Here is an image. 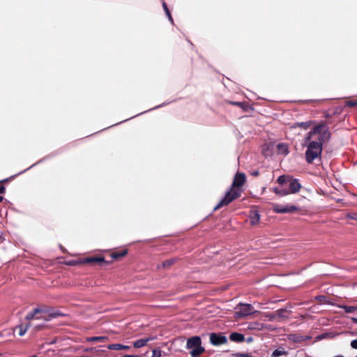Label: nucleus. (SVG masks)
Instances as JSON below:
<instances>
[{
	"label": "nucleus",
	"instance_id": "obj_35",
	"mask_svg": "<svg viewBox=\"0 0 357 357\" xmlns=\"http://www.w3.org/2000/svg\"><path fill=\"white\" fill-rule=\"evenodd\" d=\"M356 357H357V356H356Z\"/></svg>",
	"mask_w": 357,
	"mask_h": 357
},
{
	"label": "nucleus",
	"instance_id": "obj_34",
	"mask_svg": "<svg viewBox=\"0 0 357 357\" xmlns=\"http://www.w3.org/2000/svg\"><path fill=\"white\" fill-rule=\"evenodd\" d=\"M3 200V197L0 196V202Z\"/></svg>",
	"mask_w": 357,
	"mask_h": 357
},
{
	"label": "nucleus",
	"instance_id": "obj_12",
	"mask_svg": "<svg viewBox=\"0 0 357 357\" xmlns=\"http://www.w3.org/2000/svg\"><path fill=\"white\" fill-rule=\"evenodd\" d=\"M105 259L102 257H89L86 258L84 260L81 261V263H91V262H104Z\"/></svg>",
	"mask_w": 357,
	"mask_h": 357
},
{
	"label": "nucleus",
	"instance_id": "obj_26",
	"mask_svg": "<svg viewBox=\"0 0 357 357\" xmlns=\"http://www.w3.org/2000/svg\"><path fill=\"white\" fill-rule=\"evenodd\" d=\"M162 6H163V8H164V9H165V12H166V13H167V16H168V17H169V20H172V17H171V15H170L169 11V10H168V8H167V7L166 3H163Z\"/></svg>",
	"mask_w": 357,
	"mask_h": 357
},
{
	"label": "nucleus",
	"instance_id": "obj_18",
	"mask_svg": "<svg viewBox=\"0 0 357 357\" xmlns=\"http://www.w3.org/2000/svg\"><path fill=\"white\" fill-rule=\"evenodd\" d=\"M287 352L283 349H275L272 354L273 357H278L282 355H285Z\"/></svg>",
	"mask_w": 357,
	"mask_h": 357
},
{
	"label": "nucleus",
	"instance_id": "obj_10",
	"mask_svg": "<svg viewBox=\"0 0 357 357\" xmlns=\"http://www.w3.org/2000/svg\"><path fill=\"white\" fill-rule=\"evenodd\" d=\"M211 342L214 345H220L226 343L227 338L224 336L218 335L212 333L210 335Z\"/></svg>",
	"mask_w": 357,
	"mask_h": 357
},
{
	"label": "nucleus",
	"instance_id": "obj_13",
	"mask_svg": "<svg viewBox=\"0 0 357 357\" xmlns=\"http://www.w3.org/2000/svg\"><path fill=\"white\" fill-rule=\"evenodd\" d=\"M151 339V338H145V339H139V340H137V341H135L134 343H133V346L135 347V348H140V347H142L144 346H145L147 342L149 341H150Z\"/></svg>",
	"mask_w": 357,
	"mask_h": 357
},
{
	"label": "nucleus",
	"instance_id": "obj_24",
	"mask_svg": "<svg viewBox=\"0 0 357 357\" xmlns=\"http://www.w3.org/2000/svg\"><path fill=\"white\" fill-rule=\"evenodd\" d=\"M265 317L271 321H277L275 313L266 314Z\"/></svg>",
	"mask_w": 357,
	"mask_h": 357
},
{
	"label": "nucleus",
	"instance_id": "obj_28",
	"mask_svg": "<svg viewBox=\"0 0 357 357\" xmlns=\"http://www.w3.org/2000/svg\"><path fill=\"white\" fill-rule=\"evenodd\" d=\"M348 105L350 106L357 105V101H350L348 102Z\"/></svg>",
	"mask_w": 357,
	"mask_h": 357
},
{
	"label": "nucleus",
	"instance_id": "obj_27",
	"mask_svg": "<svg viewBox=\"0 0 357 357\" xmlns=\"http://www.w3.org/2000/svg\"><path fill=\"white\" fill-rule=\"evenodd\" d=\"M351 346L353 349H357V339L351 341Z\"/></svg>",
	"mask_w": 357,
	"mask_h": 357
},
{
	"label": "nucleus",
	"instance_id": "obj_20",
	"mask_svg": "<svg viewBox=\"0 0 357 357\" xmlns=\"http://www.w3.org/2000/svg\"><path fill=\"white\" fill-rule=\"evenodd\" d=\"M126 254H127V251L126 250H123V251L120 252L112 253L111 255V257L113 259H117L119 257H124Z\"/></svg>",
	"mask_w": 357,
	"mask_h": 357
},
{
	"label": "nucleus",
	"instance_id": "obj_25",
	"mask_svg": "<svg viewBox=\"0 0 357 357\" xmlns=\"http://www.w3.org/2000/svg\"><path fill=\"white\" fill-rule=\"evenodd\" d=\"M19 335L22 336L25 334L27 330V327L23 328L22 326H19Z\"/></svg>",
	"mask_w": 357,
	"mask_h": 357
},
{
	"label": "nucleus",
	"instance_id": "obj_22",
	"mask_svg": "<svg viewBox=\"0 0 357 357\" xmlns=\"http://www.w3.org/2000/svg\"><path fill=\"white\" fill-rule=\"evenodd\" d=\"M106 339L105 337H92L87 338V341L93 342V341H103Z\"/></svg>",
	"mask_w": 357,
	"mask_h": 357
},
{
	"label": "nucleus",
	"instance_id": "obj_7",
	"mask_svg": "<svg viewBox=\"0 0 357 357\" xmlns=\"http://www.w3.org/2000/svg\"><path fill=\"white\" fill-rule=\"evenodd\" d=\"M235 317L241 318L255 312L253 307L250 304H240L236 308Z\"/></svg>",
	"mask_w": 357,
	"mask_h": 357
},
{
	"label": "nucleus",
	"instance_id": "obj_33",
	"mask_svg": "<svg viewBox=\"0 0 357 357\" xmlns=\"http://www.w3.org/2000/svg\"><path fill=\"white\" fill-rule=\"evenodd\" d=\"M354 219L357 220V214L352 217Z\"/></svg>",
	"mask_w": 357,
	"mask_h": 357
},
{
	"label": "nucleus",
	"instance_id": "obj_16",
	"mask_svg": "<svg viewBox=\"0 0 357 357\" xmlns=\"http://www.w3.org/2000/svg\"><path fill=\"white\" fill-rule=\"evenodd\" d=\"M107 348L109 349H114V350H120V349H128L129 347L126 345H123L120 344H109Z\"/></svg>",
	"mask_w": 357,
	"mask_h": 357
},
{
	"label": "nucleus",
	"instance_id": "obj_21",
	"mask_svg": "<svg viewBox=\"0 0 357 357\" xmlns=\"http://www.w3.org/2000/svg\"><path fill=\"white\" fill-rule=\"evenodd\" d=\"M347 313H352L357 310V307L354 306H343L342 307Z\"/></svg>",
	"mask_w": 357,
	"mask_h": 357
},
{
	"label": "nucleus",
	"instance_id": "obj_1",
	"mask_svg": "<svg viewBox=\"0 0 357 357\" xmlns=\"http://www.w3.org/2000/svg\"><path fill=\"white\" fill-rule=\"evenodd\" d=\"M329 137L327 129L324 125L316 126L310 131L305 138V145L307 147L305 153L307 162H312L319 157L323 142Z\"/></svg>",
	"mask_w": 357,
	"mask_h": 357
},
{
	"label": "nucleus",
	"instance_id": "obj_4",
	"mask_svg": "<svg viewBox=\"0 0 357 357\" xmlns=\"http://www.w3.org/2000/svg\"><path fill=\"white\" fill-rule=\"evenodd\" d=\"M54 316L50 312L47 307L36 308L34 311L26 316L28 320L44 319L47 321L51 317Z\"/></svg>",
	"mask_w": 357,
	"mask_h": 357
},
{
	"label": "nucleus",
	"instance_id": "obj_15",
	"mask_svg": "<svg viewBox=\"0 0 357 357\" xmlns=\"http://www.w3.org/2000/svg\"><path fill=\"white\" fill-rule=\"evenodd\" d=\"M273 191L278 196L283 197L288 195L287 189L282 187L281 188H273Z\"/></svg>",
	"mask_w": 357,
	"mask_h": 357
},
{
	"label": "nucleus",
	"instance_id": "obj_9",
	"mask_svg": "<svg viewBox=\"0 0 357 357\" xmlns=\"http://www.w3.org/2000/svg\"><path fill=\"white\" fill-rule=\"evenodd\" d=\"M245 182V175L243 173L238 172L234 176L232 185L234 188H240Z\"/></svg>",
	"mask_w": 357,
	"mask_h": 357
},
{
	"label": "nucleus",
	"instance_id": "obj_3",
	"mask_svg": "<svg viewBox=\"0 0 357 357\" xmlns=\"http://www.w3.org/2000/svg\"><path fill=\"white\" fill-rule=\"evenodd\" d=\"M273 151H276L278 154L287 155L288 153L287 145L283 143L276 145L273 143H268L264 147L263 153L266 156L270 155Z\"/></svg>",
	"mask_w": 357,
	"mask_h": 357
},
{
	"label": "nucleus",
	"instance_id": "obj_30",
	"mask_svg": "<svg viewBox=\"0 0 357 357\" xmlns=\"http://www.w3.org/2000/svg\"><path fill=\"white\" fill-rule=\"evenodd\" d=\"M5 191V188L3 186L0 187V193H3Z\"/></svg>",
	"mask_w": 357,
	"mask_h": 357
},
{
	"label": "nucleus",
	"instance_id": "obj_23",
	"mask_svg": "<svg viewBox=\"0 0 357 357\" xmlns=\"http://www.w3.org/2000/svg\"><path fill=\"white\" fill-rule=\"evenodd\" d=\"M151 357H161V351L158 349H153Z\"/></svg>",
	"mask_w": 357,
	"mask_h": 357
},
{
	"label": "nucleus",
	"instance_id": "obj_31",
	"mask_svg": "<svg viewBox=\"0 0 357 357\" xmlns=\"http://www.w3.org/2000/svg\"><path fill=\"white\" fill-rule=\"evenodd\" d=\"M172 263H173V261H172V260H171V261H167L165 262V264L171 265Z\"/></svg>",
	"mask_w": 357,
	"mask_h": 357
},
{
	"label": "nucleus",
	"instance_id": "obj_11",
	"mask_svg": "<svg viewBox=\"0 0 357 357\" xmlns=\"http://www.w3.org/2000/svg\"><path fill=\"white\" fill-rule=\"evenodd\" d=\"M260 215L256 211H252L250 213V220L252 225H256L259 222Z\"/></svg>",
	"mask_w": 357,
	"mask_h": 357
},
{
	"label": "nucleus",
	"instance_id": "obj_5",
	"mask_svg": "<svg viewBox=\"0 0 357 357\" xmlns=\"http://www.w3.org/2000/svg\"><path fill=\"white\" fill-rule=\"evenodd\" d=\"M242 190L241 188H236L231 186L230 190L226 194L224 199H222L219 204L215 207V210L226 206L231 202L234 199H236L241 195Z\"/></svg>",
	"mask_w": 357,
	"mask_h": 357
},
{
	"label": "nucleus",
	"instance_id": "obj_32",
	"mask_svg": "<svg viewBox=\"0 0 357 357\" xmlns=\"http://www.w3.org/2000/svg\"><path fill=\"white\" fill-rule=\"evenodd\" d=\"M351 320H352L354 323H357V318L352 317V318H351Z\"/></svg>",
	"mask_w": 357,
	"mask_h": 357
},
{
	"label": "nucleus",
	"instance_id": "obj_14",
	"mask_svg": "<svg viewBox=\"0 0 357 357\" xmlns=\"http://www.w3.org/2000/svg\"><path fill=\"white\" fill-rule=\"evenodd\" d=\"M229 338L231 340L234 342H241L244 340V337L242 334L238 333H233L230 335Z\"/></svg>",
	"mask_w": 357,
	"mask_h": 357
},
{
	"label": "nucleus",
	"instance_id": "obj_29",
	"mask_svg": "<svg viewBox=\"0 0 357 357\" xmlns=\"http://www.w3.org/2000/svg\"><path fill=\"white\" fill-rule=\"evenodd\" d=\"M123 357H141L139 355H124Z\"/></svg>",
	"mask_w": 357,
	"mask_h": 357
},
{
	"label": "nucleus",
	"instance_id": "obj_6",
	"mask_svg": "<svg viewBox=\"0 0 357 357\" xmlns=\"http://www.w3.org/2000/svg\"><path fill=\"white\" fill-rule=\"evenodd\" d=\"M187 347L192 349L190 354L193 357L200 355L204 351V348L201 346V339L197 336L188 340Z\"/></svg>",
	"mask_w": 357,
	"mask_h": 357
},
{
	"label": "nucleus",
	"instance_id": "obj_8",
	"mask_svg": "<svg viewBox=\"0 0 357 357\" xmlns=\"http://www.w3.org/2000/svg\"><path fill=\"white\" fill-rule=\"evenodd\" d=\"M272 207L273 211L277 213H293L298 209L297 207L294 205L282 206L278 204H273Z\"/></svg>",
	"mask_w": 357,
	"mask_h": 357
},
{
	"label": "nucleus",
	"instance_id": "obj_2",
	"mask_svg": "<svg viewBox=\"0 0 357 357\" xmlns=\"http://www.w3.org/2000/svg\"><path fill=\"white\" fill-rule=\"evenodd\" d=\"M278 183L280 186L287 189L288 195L297 192L301 185L297 180L287 176H280L278 178Z\"/></svg>",
	"mask_w": 357,
	"mask_h": 357
},
{
	"label": "nucleus",
	"instance_id": "obj_17",
	"mask_svg": "<svg viewBox=\"0 0 357 357\" xmlns=\"http://www.w3.org/2000/svg\"><path fill=\"white\" fill-rule=\"evenodd\" d=\"M287 312L284 310H278L275 312V317L277 319V321L280 320L282 318L287 317V315L286 314Z\"/></svg>",
	"mask_w": 357,
	"mask_h": 357
},
{
	"label": "nucleus",
	"instance_id": "obj_19",
	"mask_svg": "<svg viewBox=\"0 0 357 357\" xmlns=\"http://www.w3.org/2000/svg\"><path fill=\"white\" fill-rule=\"evenodd\" d=\"M308 127H309L308 123H297L295 126H292V128L296 129L297 128H300L303 130H307Z\"/></svg>",
	"mask_w": 357,
	"mask_h": 357
}]
</instances>
